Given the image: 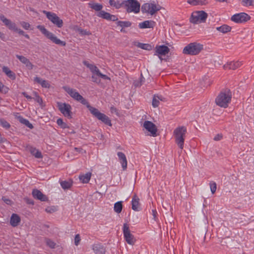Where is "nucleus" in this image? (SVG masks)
<instances>
[{"mask_svg": "<svg viewBox=\"0 0 254 254\" xmlns=\"http://www.w3.org/2000/svg\"><path fill=\"white\" fill-rule=\"evenodd\" d=\"M207 16V13L204 11H196L192 13L190 21L194 24L204 22Z\"/></svg>", "mask_w": 254, "mask_h": 254, "instance_id": "obj_7", "label": "nucleus"}, {"mask_svg": "<svg viewBox=\"0 0 254 254\" xmlns=\"http://www.w3.org/2000/svg\"><path fill=\"white\" fill-rule=\"evenodd\" d=\"M241 3L244 6L254 5V0H242Z\"/></svg>", "mask_w": 254, "mask_h": 254, "instance_id": "obj_43", "label": "nucleus"}, {"mask_svg": "<svg viewBox=\"0 0 254 254\" xmlns=\"http://www.w3.org/2000/svg\"><path fill=\"white\" fill-rule=\"evenodd\" d=\"M232 98V92L229 89H226L222 91L215 99L217 105L227 108Z\"/></svg>", "mask_w": 254, "mask_h": 254, "instance_id": "obj_1", "label": "nucleus"}, {"mask_svg": "<svg viewBox=\"0 0 254 254\" xmlns=\"http://www.w3.org/2000/svg\"><path fill=\"white\" fill-rule=\"evenodd\" d=\"M16 57L22 63L24 64L28 69H33L34 65L27 58L23 56L18 55H16Z\"/></svg>", "mask_w": 254, "mask_h": 254, "instance_id": "obj_17", "label": "nucleus"}, {"mask_svg": "<svg viewBox=\"0 0 254 254\" xmlns=\"http://www.w3.org/2000/svg\"><path fill=\"white\" fill-rule=\"evenodd\" d=\"M222 138V135L221 134H217L214 137V140L216 141L220 140Z\"/></svg>", "mask_w": 254, "mask_h": 254, "instance_id": "obj_56", "label": "nucleus"}, {"mask_svg": "<svg viewBox=\"0 0 254 254\" xmlns=\"http://www.w3.org/2000/svg\"><path fill=\"white\" fill-rule=\"evenodd\" d=\"M83 64L85 66H86L88 68H89L92 72H93V70L96 68V66L89 64L87 61H83Z\"/></svg>", "mask_w": 254, "mask_h": 254, "instance_id": "obj_48", "label": "nucleus"}, {"mask_svg": "<svg viewBox=\"0 0 254 254\" xmlns=\"http://www.w3.org/2000/svg\"><path fill=\"white\" fill-rule=\"evenodd\" d=\"M161 9V6L159 4L155 3L154 1L145 3L142 5L141 8L142 13H147L151 15H154Z\"/></svg>", "mask_w": 254, "mask_h": 254, "instance_id": "obj_5", "label": "nucleus"}, {"mask_svg": "<svg viewBox=\"0 0 254 254\" xmlns=\"http://www.w3.org/2000/svg\"><path fill=\"white\" fill-rule=\"evenodd\" d=\"M91 113L92 114V115L94 117L97 118L99 120L101 121L102 123H103L105 125L110 126V127L112 126L111 120L106 115L102 113L101 112H91Z\"/></svg>", "mask_w": 254, "mask_h": 254, "instance_id": "obj_12", "label": "nucleus"}, {"mask_svg": "<svg viewBox=\"0 0 254 254\" xmlns=\"http://www.w3.org/2000/svg\"><path fill=\"white\" fill-rule=\"evenodd\" d=\"M155 22L153 20H145L139 23L138 26L141 29L153 28L155 25Z\"/></svg>", "mask_w": 254, "mask_h": 254, "instance_id": "obj_19", "label": "nucleus"}, {"mask_svg": "<svg viewBox=\"0 0 254 254\" xmlns=\"http://www.w3.org/2000/svg\"><path fill=\"white\" fill-rule=\"evenodd\" d=\"M110 13L105 11H100L97 14V16L104 19L109 20L110 19Z\"/></svg>", "mask_w": 254, "mask_h": 254, "instance_id": "obj_39", "label": "nucleus"}, {"mask_svg": "<svg viewBox=\"0 0 254 254\" xmlns=\"http://www.w3.org/2000/svg\"><path fill=\"white\" fill-rule=\"evenodd\" d=\"M27 149L32 155L34 156L35 158L38 159L43 158L41 152L35 147L30 146L27 147Z\"/></svg>", "mask_w": 254, "mask_h": 254, "instance_id": "obj_22", "label": "nucleus"}, {"mask_svg": "<svg viewBox=\"0 0 254 254\" xmlns=\"http://www.w3.org/2000/svg\"><path fill=\"white\" fill-rule=\"evenodd\" d=\"M242 64L241 62L239 61L237 62H231L229 63H227L226 64H224L223 67L224 69H236L238 67H240L241 65Z\"/></svg>", "mask_w": 254, "mask_h": 254, "instance_id": "obj_20", "label": "nucleus"}, {"mask_svg": "<svg viewBox=\"0 0 254 254\" xmlns=\"http://www.w3.org/2000/svg\"><path fill=\"white\" fill-rule=\"evenodd\" d=\"M250 18L251 17L248 14L241 12L233 15L231 17V20L236 23H240L246 22L249 20Z\"/></svg>", "mask_w": 254, "mask_h": 254, "instance_id": "obj_11", "label": "nucleus"}, {"mask_svg": "<svg viewBox=\"0 0 254 254\" xmlns=\"http://www.w3.org/2000/svg\"><path fill=\"white\" fill-rule=\"evenodd\" d=\"M0 126L5 129H8L10 127V124L4 119L0 118Z\"/></svg>", "mask_w": 254, "mask_h": 254, "instance_id": "obj_42", "label": "nucleus"}, {"mask_svg": "<svg viewBox=\"0 0 254 254\" xmlns=\"http://www.w3.org/2000/svg\"><path fill=\"white\" fill-rule=\"evenodd\" d=\"M109 3L111 6H113L117 9H119L124 5V4H123V1L122 2H120L119 1H116L114 0H110Z\"/></svg>", "mask_w": 254, "mask_h": 254, "instance_id": "obj_38", "label": "nucleus"}, {"mask_svg": "<svg viewBox=\"0 0 254 254\" xmlns=\"http://www.w3.org/2000/svg\"><path fill=\"white\" fill-rule=\"evenodd\" d=\"M123 4L124 7L128 13L133 12L137 13L140 11V5L137 0H123Z\"/></svg>", "mask_w": 254, "mask_h": 254, "instance_id": "obj_6", "label": "nucleus"}, {"mask_svg": "<svg viewBox=\"0 0 254 254\" xmlns=\"http://www.w3.org/2000/svg\"><path fill=\"white\" fill-rule=\"evenodd\" d=\"M21 219L16 214L13 213L10 217V224L12 227L17 226L20 222Z\"/></svg>", "mask_w": 254, "mask_h": 254, "instance_id": "obj_23", "label": "nucleus"}, {"mask_svg": "<svg viewBox=\"0 0 254 254\" xmlns=\"http://www.w3.org/2000/svg\"><path fill=\"white\" fill-rule=\"evenodd\" d=\"M9 91V88L6 86L4 85L0 81V92L2 93L6 94Z\"/></svg>", "mask_w": 254, "mask_h": 254, "instance_id": "obj_50", "label": "nucleus"}, {"mask_svg": "<svg viewBox=\"0 0 254 254\" xmlns=\"http://www.w3.org/2000/svg\"><path fill=\"white\" fill-rule=\"evenodd\" d=\"M188 3L192 5H206L208 2L206 0H188Z\"/></svg>", "mask_w": 254, "mask_h": 254, "instance_id": "obj_30", "label": "nucleus"}, {"mask_svg": "<svg viewBox=\"0 0 254 254\" xmlns=\"http://www.w3.org/2000/svg\"><path fill=\"white\" fill-rule=\"evenodd\" d=\"M64 115V116L68 119H71L73 116V112H62Z\"/></svg>", "mask_w": 254, "mask_h": 254, "instance_id": "obj_52", "label": "nucleus"}, {"mask_svg": "<svg viewBox=\"0 0 254 254\" xmlns=\"http://www.w3.org/2000/svg\"><path fill=\"white\" fill-rule=\"evenodd\" d=\"M122 209L123 204L122 201H118L115 203L114 206V210L116 213H121L122 210Z\"/></svg>", "mask_w": 254, "mask_h": 254, "instance_id": "obj_36", "label": "nucleus"}, {"mask_svg": "<svg viewBox=\"0 0 254 254\" xmlns=\"http://www.w3.org/2000/svg\"><path fill=\"white\" fill-rule=\"evenodd\" d=\"M117 155L119 157L120 162L122 164V167L123 170H126L127 168V162L125 154L122 152H118L117 153Z\"/></svg>", "mask_w": 254, "mask_h": 254, "instance_id": "obj_18", "label": "nucleus"}, {"mask_svg": "<svg viewBox=\"0 0 254 254\" xmlns=\"http://www.w3.org/2000/svg\"><path fill=\"white\" fill-rule=\"evenodd\" d=\"M80 241V238L79 235V234L76 235L75 236V238H74V244L76 246H78L79 243Z\"/></svg>", "mask_w": 254, "mask_h": 254, "instance_id": "obj_54", "label": "nucleus"}, {"mask_svg": "<svg viewBox=\"0 0 254 254\" xmlns=\"http://www.w3.org/2000/svg\"><path fill=\"white\" fill-rule=\"evenodd\" d=\"M65 91L74 100L78 101L79 100L82 98V96L76 91L75 89L71 88L69 87H64Z\"/></svg>", "mask_w": 254, "mask_h": 254, "instance_id": "obj_14", "label": "nucleus"}, {"mask_svg": "<svg viewBox=\"0 0 254 254\" xmlns=\"http://www.w3.org/2000/svg\"><path fill=\"white\" fill-rule=\"evenodd\" d=\"M43 12L46 15L47 18L58 27L61 28L63 26V20L56 13L45 10Z\"/></svg>", "mask_w": 254, "mask_h": 254, "instance_id": "obj_8", "label": "nucleus"}, {"mask_svg": "<svg viewBox=\"0 0 254 254\" xmlns=\"http://www.w3.org/2000/svg\"><path fill=\"white\" fill-rule=\"evenodd\" d=\"M81 35H90L91 33L89 31L82 29L80 28H77L76 30Z\"/></svg>", "mask_w": 254, "mask_h": 254, "instance_id": "obj_46", "label": "nucleus"}, {"mask_svg": "<svg viewBox=\"0 0 254 254\" xmlns=\"http://www.w3.org/2000/svg\"><path fill=\"white\" fill-rule=\"evenodd\" d=\"M20 24L22 26V27L26 30L29 29L30 26V25L28 23L24 21L21 22L20 23Z\"/></svg>", "mask_w": 254, "mask_h": 254, "instance_id": "obj_51", "label": "nucleus"}, {"mask_svg": "<svg viewBox=\"0 0 254 254\" xmlns=\"http://www.w3.org/2000/svg\"><path fill=\"white\" fill-rule=\"evenodd\" d=\"M16 32H17L19 34L23 35L25 33V32L21 30L20 29L17 28V30L15 31Z\"/></svg>", "mask_w": 254, "mask_h": 254, "instance_id": "obj_63", "label": "nucleus"}, {"mask_svg": "<svg viewBox=\"0 0 254 254\" xmlns=\"http://www.w3.org/2000/svg\"><path fill=\"white\" fill-rule=\"evenodd\" d=\"M97 75H95V74H93L92 75V81L94 82H96V83H100V80L97 77Z\"/></svg>", "mask_w": 254, "mask_h": 254, "instance_id": "obj_55", "label": "nucleus"}, {"mask_svg": "<svg viewBox=\"0 0 254 254\" xmlns=\"http://www.w3.org/2000/svg\"><path fill=\"white\" fill-rule=\"evenodd\" d=\"M231 27L226 24H223L221 26L217 27L216 29L223 34L227 33L231 30Z\"/></svg>", "mask_w": 254, "mask_h": 254, "instance_id": "obj_29", "label": "nucleus"}, {"mask_svg": "<svg viewBox=\"0 0 254 254\" xmlns=\"http://www.w3.org/2000/svg\"><path fill=\"white\" fill-rule=\"evenodd\" d=\"M91 177V173L90 172L87 173L85 174L80 175L79 176L80 181L84 184L88 183Z\"/></svg>", "mask_w": 254, "mask_h": 254, "instance_id": "obj_31", "label": "nucleus"}, {"mask_svg": "<svg viewBox=\"0 0 254 254\" xmlns=\"http://www.w3.org/2000/svg\"><path fill=\"white\" fill-rule=\"evenodd\" d=\"M209 186L210 188V190L212 193H214L216 190L217 185L215 182L213 181H211L209 183Z\"/></svg>", "mask_w": 254, "mask_h": 254, "instance_id": "obj_49", "label": "nucleus"}, {"mask_svg": "<svg viewBox=\"0 0 254 254\" xmlns=\"http://www.w3.org/2000/svg\"><path fill=\"white\" fill-rule=\"evenodd\" d=\"M89 6L95 10L96 11H102V9L103 8V5L101 4L98 3H95L93 1H91L88 3Z\"/></svg>", "mask_w": 254, "mask_h": 254, "instance_id": "obj_28", "label": "nucleus"}, {"mask_svg": "<svg viewBox=\"0 0 254 254\" xmlns=\"http://www.w3.org/2000/svg\"><path fill=\"white\" fill-rule=\"evenodd\" d=\"M78 102H80L84 105H86L88 110H89V111H98L97 109L90 106L88 101L86 99H85L83 97L82 99L79 100Z\"/></svg>", "mask_w": 254, "mask_h": 254, "instance_id": "obj_35", "label": "nucleus"}, {"mask_svg": "<svg viewBox=\"0 0 254 254\" xmlns=\"http://www.w3.org/2000/svg\"><path fill=\"white\" fill-rule=\"evenodd\" d=\"M0 39L4 41H6L5 35L1 32H0Z\"/></svg>", "mask_w": 254, "mask_h": 254, "instance_id": "obj_62", "label": "nucleus"}, {"mask_svg": "<svg viewBox=\"0 0 254 254\" xmlns=\"http://www.w3.org/2000/svg\"><path fill=\"white\" fill-rule=\"evenodd\" d=\"M15 116V118L18 120L20 123H21L23 125H24L27 127L29 128L30 129H32L34 127L29 122L28 120L24 119L22 117L20 116H19L18 113H17Z\"/></svg>", "mask_w": 254, "mask_h": 254, "instance_id": "obj_24", "label": "nucleus"}, {"mask_svg": "<svg viewBox=\"0 0 254 254\" xmlns=\"http://www.w3.org/2000/svg\"><path fill=\"white\" fill-rule=\"evenodd\" d=\"M46 245L51 249H54L56 245V244L54 241L49 239H46Z\"/></svg>", "mask_w": 254, "mask_h": 254, "instance_id": "obj_47", "label": "nucleus"}, {"mask_svg": "<svg viewBox=\"0 0 254 254\" xmlns=\"http://www.w3.org/2000/svg\"><path fill=\"white\" fill-rule=\"evenodd\" d=\"M92 250L95 254H104L105 253L104 247L100 244H95L93 245Z\"/></svg>", "mask_w": 254, "mask_h": 254, "instance_id": "obj_21", "label": "nucleus"}, {"mask_svg": "<svg viewBox=\"0 0 254 254\" xmlns=\"http://www.w3.org/2000/svg\"><path fill=\"white\" fill-rule=\"evenodd\" d=\"M22 94L26 97L27 100H31L32 99V97L29 96L26 92H24L22 93Z\"/></svg>", "mask_w": 254, "mask_h": 254, "instance_id": "obj_60", "label": "nucleus"}, {"mask_svg": "<svg viewBox=\"0 0 254 254\" xmlns=\"http://www.w3.org/2000/svg\"><path fill=\"white\" fill-rule=\"evenodd\" d=\"M32 194L35 199L39 200L41 201H48V197L38 189H33Z\"/></svg>", "mask_w": 254, "mask_h": 254, "instance_id": "obj_15", "label": "nucleus"}, {"mask_svg": "<svg viewBox=\"0 0 254 254\" xmlns=\"http://www.w3.org/2000/svg\"><path fill=\"white\" fill-rule=\"evenodd\" d=\"M92 74L96 75L97 76L100 77L105 80H110V78L105 74H102L97 66L96 68L92 72Z\"/></svg>", "mask_w": 254, "mask_h": 254, "instance_id": "obj_34", "label": "nucleus"}, {"mask_svg": "<svg viewBox=\"0 0 254 254\" xmlns=\"http://www.w3.org/2000/svg\"><path fill=\"white\" fill-rule=\"evenodd\" d=\"M186 132L187 128L184 126L179 127L174 130V135L175 137L176 143L181 149H183L184 148V137Z\"/></svg>", "mask_w": 254, "mask_h": 254, "instance_id": "obj_2", "label": "nucleus"}, {"mask_svg": "<svg viewBox=\"0 0 254 254\" xmlns=\"http://www.w3.org/2000/svg\"><path fill=\"white\" fill-rule=\"evenodd\" d=\"M0 19L10 30H12L14 31L17 30V27L16 24L10 20L5 18L3 15L0 14Z\"/></svg>", "mask_w": 254, "mask_h": 254, "instance_id": "obj_16", "label": "nucleus"}, {"mask_svg": "<svg viewBox=\"0 0 254 254\" xmlns=\"http://www.w3.org/2000/svg\"><path fill=\"white\" fill-rule=\"evenodd\" d=\"M131 205V208L133 210H139V198L136 195H134L132 198Z\"/></svg>", "mask_w": 254, "mask_h": 254, "instance_id": "obj_25", "label": "nucleus"}, {"mask_svg": "<svg viewBox=\"0 0 254 254\" xmlns=\"http://www.w3.org/2000/svg\"><path fill=\"white\" fill-rule=\"evenodd\" d=\"M33 97L32 99H34L41 106H43V101L42 98L39 96L37 92L33 91L32 93Z\"/></svg>", "mask_w": 254, "mask_h": 254, "instance_id": "obj_37", "label": "nucleus"}, {"mask_svg": "<svg viewBox=\"0 0 254 254\" xmlns=\"http://www.w3.org/2000/svg\"><path fill=\"white\" fill-rule=\"evenodd\" d=\"M143 127L149 132L153 136H157V129L156 126L151 122L145 121L143 124Z\"/></svg>", "mask_w": 254, "mask_h": 254, "instance_id": "obj_13", "label": "nucleus"}, {"mask_svg": "<svg viewBox=\"0 0 254 254\" xmlns=\"http://www.w3.org/2000/svg\"><path fill=\"white\" fill-rule=\"evenodd\" d=\"M82 149L80 148H77V147H75L74 148V150L77 152H80L81 151Z\"/></svg>", "mask_w": 254, "mask_h": 254, "instance_id": "obj_64", "label": "nucleus"}, {"mask_svg": "<svg viewBox=\"0 0 254 254\" xmlns=\"http://www.w3.org/2000/svg\"><path fill=\"white\" fill-rule=\"evenodd\" d=\"M202 44L196 42L190 43L183 49V53L186 55H196L203 49Z\"/></svg>", "mask_w": 254, "mask_h": 254, "instance_id": "obj_3", "label": "nucleus"}, {"mask_svg": "<svg viewBox=\"0 0 254 254\" xmlns=\"http://www.w3.org/2000/svg\"><path fill=\"white\" fill-rule=\"evenodd\" d=\"M35 81L37 82V83L40 84L41 86L43 87L44 88H49L50 87V84L49 82L46 80H43L42 78L36 77L34 79Z\"/></svg>", "mask_w": 254, "mask_h": 254, "instance_id": "obj_33", "label": "nucleus"}, {"mask_svg": "<svg viewBox=\"0 0 254 254\" xmlns=\"http://www.w3.org/2000/svg\"><path fill=\"white\" fill-rule=\"evenodd\" d=\"M2 199L7 204H10L11 201L9 199L6 198L5 197H3Z\"/></svg>", "mask_w": 254, "mask_h": 254, "instance_id": "obj_59", "label": "nucleus"}, {"mask_svg": "<svg viewBox=\"0 0 254 254\" xmlns=\"http://www.w3.org/2000/svg\"><path fill=\"white\" fill-rule=\"evenodd\" d=\"M152 214L153 216V218L154 220H156V217L157 215V212L156 209L152 210Z\"/></svg>", "mask_w": 254, "mask_h": 254, "instance_id": "obj_61", "label": "nucleus"}, {"mask_svg": "<svg viewBox=\"0 0 254 254\" xmlns=\"http://www.w3.org/2000/svg\"><path fill=\"white\" fill-rule=\"evenodd\" d=\"M56 210V209L55 207H48L46 208L45 211L48 213H53Z\"/></svg>", "mask_w": 254, "mask_h": 254, "instance_id": "obj_53", "label": "nucleus"}, {"mask_svg": "<svg viewBox=\"0 0 254 254\" xmlns=\"http://www.w3.org/2000/svg\"><path fill=\"white\" fill-rule=\"evenodd\" d=\"M142 79L141 78L140 79V81H135L134 82H133V84L135 86V87H137V86H140L142 84Z\"/></svg>", "mask_w": 254, "mask_h": 254, "instance_id": "obj_58", "label": "nucleus"}, {"mask_svg": "<svg viewBox=\"0 0 254 254\" xmlns=\"http://www.w3.org/2000/svg\"><path fill=\"white\" fill-rule=\"evenodd\" d=\"M137 46L138 48H140L142 49L150 51L152 49V47L151 45L148 44H143L141 43H138L137 44Z\"/></svg>", "mask_w": 254, "mask_h": 254, "instance_id": "obj_40", "label": "nucleus"}, {"mask_svg": "<svg viewBox=\"0 0 254 254\" xmlns=\"http://www.w3.org/2000/svg\"><path fill=\"white\" fill-rule=\"evenodd\" d=\"M2 71L10 79H15V74L11 71L7 66H3L2 67Z\"/></svg>", "mask_w": 254, "mask_h": 254, "instance_id": "obj_27", "label": "nucleus"}, {"mask_svg": "<svg viewBox=\"0 0 254 254\" xmlns=\"http://www.w3.org/2000/svg\"><path fill=\"white\" fill-rule=\"evenodd\" d=\"M37 28L41 31V32L46 37L51 40L53 43L56 44L64 46L66 45V43L64 41H61L58 39L53 33L48 31L44 26L38 25Z\"/></svg>", "mask_w": 254, "mask_h": 254, "instance_id": "obj_4", "label": "nucleus"}, {"mask_svg": "<svg viewBox=\"0 0 254 254\" xmlns=\"http://www.w3.org/2000/svg\"><path fill=\"white\" fill-rule=\"evenodd\" d=\"M154 55L157 56L161 61L163 60L162 57L165 56L170 52V49L165 45H156Z\"/></svg>", "mask_w": 254, "mask_h": 254, "instance_id": "obj_10", "label": "nucleus"}, {"mask_svg": "<svg viewBox=\"0 0 254 254\" xmlns=\"http://www.w3.org/2000/svg\"><path fill=\"white\" fill-rule=\"evenodd\" d=\"M118 18L114 15L110 14V19L109 20L112 21H116L118 20Z\"/></svg>", "mask_w": 254, "mask_h": 254, "instance_id": "obj_57", "label": "nucleus"}, {"mask_svg": "<svg viewBox=\"0 0 254 254\" xmlns=\"http://www.w3.org/2000/svg\"><path fill=\"white\" fill-rule=\"evenodd\" d=\"M123 231L124 238L127 244L133 245L135 242V239L130 233L128 225L127 223L124 224Z\"/></svg>", "mask_w": 254, "mask_h": 254, "instance_id": "obj_9", "label": "nucleus"}, {"mask_svg": "<svg viewBox=\"0 0 254 254\" xmlns=\"http://www.w3.org/2000/svg\"><path fill=\"white\" fill-rule=\"evenodd\" d=\"M57 124L63 128H65L68 127L67 125L64 122L63 119L59 118L57 121Z\"/></svg>", "mask_w": 254, "mask_h": 254, "instance_id": "obj_45", "label": "nucleus"}, {"mask_svg": "<svg viewBox=\"0 0 254 254\" xmlns=\"http://www.w3.org/2000/svg\"><path fill=\"white\" fill-rule=\"evenodd\" d=\"M117 25L120 26L122 28L128 27H130L131 25V22L129 21H118L117 23Z\"/></svg>", "mask_w": 254, "mask_h": 254, "instance_id": "obj_41", "label": "nucleus"}, {"mask_svg": "<svg viewBox=\"0 0 254 254\" xmlns=\"http://www.w3.org/2000/svg\"><path fill=\"white\" fill-rule=\"evenodd\" d=\"M61 187L64 190L69 189L72 185V181L70 180L68 181H62L60 182Z\"/></svg>", "mask_w": 254, "mask_h": 254, "instance_id": "obj_32", "label": "nucleus"}, {"mask_svg": "<svg viewBox=\"0 0 254 254\" xmlns=\"http://www.w3.org/2000/svg\"><path fill=\"white\" fill-rule=\"evenodd\" d=\"M161 100L162 99L158 96H154L152 100V106L154 107H158L159 103V100Z\"/></svg>", "mask_w": 254, "mask_h": 254, "instance_id": "obj_44", "label": "nucleus"}, {"mask_svg": "<svg viewBox=\"0 0 254 254\" xmlns=\"http://www.w3.org/2000/svg\"><path fill=\"white\" fill-rule=\"evenodd\" d=\"M57 106L60 111H70L71 109L70 105L65 103L58 102Z\"/></svg>", "mask_w": 254, "mask_h": 254, "instance_id": "obj_26", "label": "nucleus"}]
</instances>
